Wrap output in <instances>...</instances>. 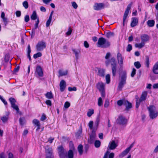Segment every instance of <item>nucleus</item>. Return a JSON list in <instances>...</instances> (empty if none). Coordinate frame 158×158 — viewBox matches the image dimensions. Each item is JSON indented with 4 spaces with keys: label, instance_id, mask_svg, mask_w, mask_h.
<instances>
[{
    "label": "nucleus",
    "instance_id": "1",
    "mask_svg": "<svg viewBox=\"0 0 158 158\" xmlns=\"http://www.w3.org/2000/svg\"><path fill=\"white\" fill-rule=\"evenodd\" d=\"M127 78V73L126 71H123L119 75L118 79L119 84L118 86V90H121L124 85L126 84Z\"/></svg>",
    "mask_w": 158,
    "mask_h": 158
},
{
    "label": "nucleus",
    "instance_id": "2",
    "mask_svg": "<svg viewBox=\"0 0 158 158\" xmlns=\"http://www.w3.org/2000/svg\"><path fill=\"white\" fill-rule=\"evenodd\" d=\"M110 45V43L103 37L99 38L97 43V46L102 48L109 47Z\"/></svg>",
    "mask_w": 158,
    "mask_h": 158
},
{
    "label": "nucleus",
    "instance_id": "3",
    "mask_svg": "<svg viewBox=\"0 0 158 158\" xmlns=\"http://www.w3.org/2000/svg\"><path fill=\"white\" fill-rule=\"evenodd\" d=\"M149 113L150 118L153 119L156 118L158 115V112L155 110L156 108L153 105L150 106L148 107Z\"/></svg>",
    "mask_w": 158,
    "mask_h": 158
},
{
    "label": "nucleus",
    "instance_id": "4",
    "mask_svg": "<svg viewBox=\"0 0 158 158\" xmlns=\"http://www.w3.org/2000/svg\"><path fill=\"white\" fill-rule=\"evenodd\" d=\"M45 158H54L53 151L51 148L48 146H46L45 147Z\"/></svg>",
    "mask_w": 158,
    "mask_h": 158
},
{
    "label": "nucleus",
    "instance_id": "5",
    "mask_svg": "<svg viewBox=\"0 0 158 158\" xmlns=\"http://www.w3.org/2000/svg\"><path fill=\"white\" fill-rule=\"evenodd\" d=\"M132 5V3L129 4L127 6L126 10H125L123 17V25L124 26L125 24V21L128 15L129 11L130 10Z\"/></svg>",
    "mask_w": 158,
    "mask_h": 158
},
{
    "label": "nucleus",
    "instance_id": "6",
    "mask_svg": "<svg viewBox=\"0 0 158 158\" xmlns=\"http://www.w3.org/2000/svg\"><path fill=\"white\" fill-rule=\"evenodd\" d=\"M58 153L60 158H65L66 152L61 146L58 147Z\"/></svg>",
    "mask_w": 158,
    "mask_h": 158
},
{
    "label": "nucleus",
    "instance_id": "7",
    "mask_svg": "<svg viewBox=\"0 0 158 158\" xmlns=\"http://www.w3.org/2000/svg\"><path fill=\"white\" fill-rule=\"evenodd\" d=\"M116 122L118 124L123 125L127 124V120L125 117L120 115L117 119Z\"/></svg>",
    "mask_w": 158,
    "mask_h": 158
},
{
    "label": "nucleus",
    "instance_id": "8",
    "mask_svg": "<svg viewBox=\"0 0 158 158\" xmlns=\"http://www.w3.org/2000/svg\"><path fill=\"white\" fill-rule=\"evenodd\" d=\"M36 47L37 51H41L46 48V44L44 42L39 41L36 45Z\"/></svg>",
    "mask_w": 158,
    "mask_h": 158
},
{
    "label": "nucleus",
    "instance_id": "9",
    "mask_svg": "<svg viewBox=\"0 0 158 158\" xmlns=\"http://www.w3.org/2000/svg\"><path fill=\"white\" fill-rule=\"evenodd\" d=\"M134 143H133L129 147L126 148L125 150L123 152L121 153L119 155V157L120 158H123L129 152L131 149L133 147Z\"/></svg>",
    "mask_w": 158,
    "mask_h": 158
},
{
    "label": "nucleus",
    "instance_id": "10",
    "mask_svg": "<svg viewBox=\"0 0 158 158\" xmlns=\"http://www.w3.org/2000/svg\"><path fill=\"white\" fill-rule=\"evenodd\" d=\"M105 7L104 4L101 3H96L94 4L93 6L94 9L96 10H99L104 9Z\"/></svg>",
    "mask_w": 158,
    "mask_h": 158
},
{
    "label": "nucleus",
    "instance_id": "11",
    "mask_svg": "<svg viewBox=\"0 0 158 158\" xmlns=\"http://www.w3.org/2000/svg\"><path fill=\"white\" fill-rule=\"evenodd\" d=\"M96 71H97V75L101 77H104L105 75V69H102L99 68H96Z\"/></svg>",
    "mask_w": 158,
    "mask_h": 158
},
{
    "label": "nucleus",
    "instance_id": "12",
    "mask_svg": "<svg viewBox=\"0 0 158 158\" xmlns=\"http://www.w3.org/2000/svg\"><path fill=\"white\" fill-rule=\"evenodd\" d=\"M96 137L95 132L93 130L91 134L89 135V143H93Z\"/></svg>",
    "mask_w": 158,
    "mask_h": 158
},
{
    "label": "nucleus",
    "instance_id": "13",
    "mask_svg": "<svg viewBox=\"0 0 158 158\" xmlns=\"http://www.w3.org/2000/svg\"><path fill=\"white\" fill-rule=\"evenodd\" d=\"M117 59L118 62L120 66H122L123 64V59L122 54L119 52L117 54Z\"/></svg>",
    "mask_w": 158,
    "mask_h": 158
},
{
    "label": "nucleus",
    "instance_id": "14",
    "mask_svg": "<svg viewBox=\"0 0 158 158\" xmlns=\"http://www.w3.org/2000/svg\"><path fill=\"white\" fill-rule=\"evenodd\" d=\"M36 73L40 77H42L43 75V72L42 69L40 66L37 67L36 70Z\"/></svg>",
    "mask_w": 158,
    "mask_h": 158
},
{
    "label": "nucleus",
    "instance_id": "15",
    "mask_svg": "<svg viewBox=\"0 0 158 158\" xmlns=\"http://www.w3.org/2000/svg\"><path fill=\"white\" fill-rule=\"evenodd\" d=\"M60 90L61 92L64 91L66 87L65 81L63 80H62L60 83Z\"/></svg>",
    "mask_w": 158,
    "mask_h": 158
},
{
    "label": "nucleus",
    "instance_id": "16",
    "mask_svg": "<svg viewBox=\"0 0 158 158\" xmlns=\"http://www.w3.org/2000/svg\"><path fill=\"white\" fill-rule=\"evenodd\" d=\"M96 87L99 91L105 90V84L102 82H98L96 85Z\"/></svg>",
    "mask_w": 158,
    "mask_h": 158
},
{
    "label": "nucleus",
    "instance_id": "17",
    "mask_svg": "<svg viewBox=\"0 0 158 158\" xmlns=\"http://www.w3.org/2000/svg\"><path fill=\"white\" fill-rule=\"evenodd\" d=\"M141 42L145 44L146 42L148 41L149 39V37L148 35L146 34L142 35L140 36Z\"/></svg>",
    "mask_w": 158,
    "mask_h": 158
},
{
    "label": "nucleus",
    "instance_id": "18",
    "mask_svg": "<svg viewBox=\"0 0 158 158\" xmlns=\"http://www.w3.org/2000/svg\"><path fill=\"white\" fill-rule=\"evenodd\" d=\"M117 146L118 145L115 143V141L114 140H112L111 142L109 143V148L111 150H114L115 149Z\"/></svg>",
    "mask_w": 158,
    "mask_h": 158
},
{
    "label": "nucleus",
    "instance_id": "19",
    "mask_svg": "<svg viewBox=\"0 0 158 158\" xmlns=\"http://www.w3.org/2000/svg\"><path fill=\"white\" fill-rule=\"evenodd\" d=\"M112 72L113 77H115L117 72V64H112L111 66Z\"/></svg>",
    "mask_w": 158,
    "mask_h": 158
},
{
    "label": "nucleus",
    "instance_id": "20",
    "mask_svg": "<svg viewBox=\"0 0 158 158\" xmlns=\"http://www.w3.org/2000/svg\"><path fill=\"white\" fill-rule=\"evenodd\" d=\"M132 21L131 23V27H134L137 25L138 23V19L136 17H133L131 18Z\"/></svg>",
    "mask_w": 158,
    "mask_h": 158
},
{
    "label": "nucleus",
    "instance_id": "21",
    "mask_svg": "<svg viewBox=\"0 0 158 158\" xmlns=\"http://www.w3.org/2000/svg\"><path fill=\"white\" fill-rule=\"evenodd\" d=\"M152 71L154 73L158 74V62L155 63L153 66Z\"/></svg>",
    "mask_w": 158,
    "mask_h": 158
},
{
    "label": "nucleus",
    "instance_id": "22",
    "mask_svg": "<svg viewBox=\"0 0 158 158\" xmlns=\"http://www.w3.org/2000/svg\"><path fill=\"white\" fill-rule=\"evenodd\" d=\"M74 154L73 151L72 150H69L67 154V152L66 153V158H73Z\"/></svg>",
    "mask_w": 158,
    "mask_h": 158
},
{
    "label": "nucleus",
    "instance_id": "23",
    "mask_svg": "<svg viewBox=\"0 0 158 158\" xmlns=\"http://www.w3.org/2000/svg\"><path fill=\"white\" fill-rule=\"evenodd\" d=\"M9 114V112H6V115L1 117V119L3 123H5L8 121Z\"/></svg>",
    "mask_w": 158,
    "mask_h": 158
},
{
    "label": "nucleus",
    "instance_id": "24",
    "mask_svg": "<svg viewBox=\"0 0 158 158\" xmlns=\"http://www.w3.org/2000/svg\"><path fill=\"white\" fill-rule=\"evenodd\" d=\"M147 95V91H144L143 92L140 98L139 99L141 101H143L145 100Z\"/></svg>",
    "mask_w": 158,
    "mask_h": 158
},
{
    "label": "nucleus",
    "instance_id": "25",
    "mask_svg": "<svg viewBox=\"0 0 158 158\" xmlns=\"http://www.w3.org/2000/svg\"><path fill=\"white\" fill-rule=\"evenodd\" d=\"M126 103H127V100H119L117 102V104L119 106H121L122 105H126Z\"/></svg>",
    "mask_w": 158,
    "mask_h": 158
},
{
    "label": "nucleus",
    "instance_id": "26",
    "mask_svg": "<svg viewBox=\"0 0 158 158\" xmlns=\"http://www.w3.org/2000/svg\"><path fill=\"white\" fill-rule=\"evenodd\" d=\"M105 36L108 39L114 35V33L110 31L105 32Z\"/></svg>",
    "mask_w": 158,
    "mask_h": 158
},
{
    "label": "nucleus",
    "instance_id": "27",
    "mask_svg": "<svg viewBox=\"0 0 158 158\" xmlns=\"http://www.w3.org/2000/svg\"><path fill=\"white\" fill-rule=\"evenodd\" d=\"M147 23L149 27H153L155 24V21L153 20H148Z\"/></svg>",
    "mask_w": 158,
    "mask_h": 158
},
{
    "label": "nucleus",
    "instance_id": "28",
    "mask_svg": "<svg viewBox=\"0 0 158 158\" xmlns=\"http://www.w3.org/2000/svg\"><path fill=\"white\" fill-rule=\"evenodd\" d=\"M59 73L60 76H63L67 75L68 73V71H63L62 70H60L59 71Z\"/></svg>",
    "mask_w": 158,
    "mask_h": 158
},
{
    "label": "nucleus",
    "instance_id": "29",
    "mask_svg": "<svg viewBox=\"0 0 158 158\" xmlns=\"http://www.w3.org/2000/svg\"><path fill=\"white\" fill-rule=\"evenodd\" d=\"M145 65L147 68H149V58L148 56L145 57Z\"/></svg>",
    "mask_w": 158,
    "mask_h": 158
},
{
    "label": "nucleus",
    "instance_id": "30",
    "mask_svg": "<svg viewBox=\"0 0 158 158\" xmlns=\"http://www.w3.org/2000/svg\"><path fill=\"white\" fill-rule=\"evenodd\" d=\"M83 146L82 145L80 144L78 147V150L80 155H81L83 153Z\"/></svg>",
    "mask_w": 158,
    "mask_h": 158
},
{
    "label": "nucleus",
    "instance_id": "31",
    "mask_svg": "<svg viewBox=\"0 0 158 158\" xmlns=\"http://www.w3.org/2000/svg\"><path fill=\"white\" fill-rule=\"evenodd\" d=\"M37 16L36 11H33L31 16V19L32 20H35L37 18Z\"/></svg>",
    "mask_w": 158,
    "mask_h": 158
},
{
    "label": "nucleus",
    "instance_id": "32",
    "mask_svg": "<svg viewBox=\"0 0 158 158\" xmlns=\"http://www.w3.org/2000/svg\"><path fill=\"white\" fill-rule=\"evenodd\" d=\"M145 44L141 42L139 44H135V47L136 48H141L144 46Z\"/></svg>",
    "mask_w": 158,
    "mask_h": 158
},
{
    "label": "nucleus",
    "instance_id": "33",
    "mask_svg": "<svg viewBox=\"0 0 158 158\" xmlns=\"http://www.w3.org/2000/svg\"><path fill=\"white\" fill-rule=\"evenodd\" d=\"M127 103H126V105H125L126 106L125 110H128L129 109L132 108V106L131 103L129 102L128 101H127Z\"/></svg>",
    "mask_w": 158,
    "mask_h": 158
},
{
    "label": "nucleus",
    "instance_id": "34",
    "mask_svg": "<svg viewBox=\"0 0 158 158\" xmlns=\"http://www.w3.org/2000/svg\"><path fill=\"white\" fill-rule=\"evenodd\" d=\"M73 51L75 54L76 59H78V55L80 53V51L79 50L77 51L75 49H73Z\"/></svg>",
    "mask_w": 158,
    "mask_h": 158
},
{
    "label": "nucleus",
    "instance_id": "35",
    "mask_svg": "<svg viewBox=\"0 0 158 158\" xmlns=\"http://www.w3.org/2000/svg\"><path fill=\"white\" fill-rule=\"evenodd\" d=\"M28 51H27V57L29 58L30 60H31V57L30 56V54L31 52V49L30 46L29 44L28 45L27 47Z\"/></svg>",
    "mask_w": 158,
    "mask_h": 158
},
{
    "label": "nucleus",
    "instance_id": "36",
    "mask_svg": "<svg viewBox=\"0 0 158 158\" xmlns=\"http://www.w3.org/2000/svg\"><path fill=\"white\" fill-rule=\"evenodd\" d=\"M9 101L11 103V106H13L15 104V103L16 102L15 99L13 98H9Z\"/></svg>",
    "mask_w": 158,
    "mask_h": 158
},
{
    "label": "nucleus",
    "instance_id": "37",
    "mask_svg": "<svg viewBox=\"0 0 158 158\" xmlns=\"http://www.w3.org/2000/svg\"><path fill=\"white\" fill-rule=\"evenodd\" d=\"M82 133V128L81 127V126L77 132L76 133V135L77 137H78L79 136H80V135Z\"/></svg>",
    "mask_w": 158,
    "mask_h": 158
},
{
    "label": "nucleus",
    "instance_id": "38",
    "mask_svg": "<svg viewBox=\"0 0 158 158\" xmlns=\"http://www.w3.org/2000/svg\"><path fill=\"white\" fill-rule=\"evenodd\" d=\"M94 113V110L93 109H89L87 113V115L90 117Z\"/></svg>",
    "mask_w": 158,
    "mask_h": 158
},
{
    "label": "nucleus",
    "instance_id": "39",
    "mask_svg": "<svg viewBox=\"0 0 158 158\" xmlns=\"http://www.w3.org/2000/svg\"><path fill=\"white\" fill-rule=\"evenodd\" d=\"M32 123L36 126H39V125H40L39 121L36 119H34L32 121Z\"/></svg>",
    "mask_w": 158,
    "mask_h": 158
},
{
    "label": "nucleus",
    "instance_id": "40",
    "mask_svg": "<svg viewBox=\"0 0 158 158\" xmlns=\"http://www.w3.org/2000/svg\"><path fill=\"white\" fill-rule=\"evenodd\" d=\"M134 65L135 67L137 69H139L141 66L140 62L139 61L135 62L134 63Z\"/></svg>",
    "mask_w": 158,
    "mask_h": 158
},
{
    "label": "nucleus",
    "instance_id": "41",
    "mask_svg": "<svg viewBox=\"0 0 158 158\" xmlns=\"http://www.w3.org/2000/svg\"><path fill=\"white\" fill-rule=\"evenodd\" d=\"M106 83L109 84L110 82V77L109 74H107L106 76Z\"/></svg>",
    "mask_w": 158,
    "mask_h": 158
},
{
    "label": "nucleus",
    "instance_id": "42",
    "mask_svg": "<svg viewBox=\"0 0 158 158\" xmlns=\"http://www.w3.org/2000/svg\"><path fill=\"white\" fill-rule=\"evenodd\" d=\"M101 145V142L99 140H96L94 143V145L95 147L99 148Z\"/></svg>",
    "mask_w": 158,
    "mask_h": 158
},
{
    "label": "nucleus",
    "instance_id": "43",
    "mask_svg": "<svg viewBox=\"0 0 158 158\" xmlns=\"http://www.w3.org/2000/svg\"><path fill=\"white\" fill-rule=\"evenodd\" d=\"M45 95L46 97L48 98L51 99L52 98V94L51 92H48Z\"/></svg>",
    "mask_w": 158,
    "mask_h": 158
},
{
    "label": "nucleus",
    "instance_id": "44",
    "mask_svg": "<svg viewBox=\"0 0 158 158\" xmlns=\"http://www.w3.org/2000/svg\"><path fill=\"white\" fill-rule=\"evenodd\" d=\"M11 106L12 108H13L14 109L16 110L17 111V113H19V109L18 106L16 105L15 104L13 106Z\"/></svg>",
    "mask_w": 158,
    "mask_h": 158
},
{
    "label": "nucleus",
    "instance_id": "45",
    "mask_svg": "<svg viewBox=\"0 0 158 158\" xmlns=\"http://www.w3.org/2000/svg\"><path fill=\"white\" fill-rule=\"evenodd\" d=\"M109 101L108 99H106L104 104V107L105 108H107L109 105Z\"/></svg>",
    "mask_w": 158,
    "mask_h": 158
},
{
    "label": "nucleus",
    "instance_id": "46",
    "mask_svg": "<svg viewBox=\"0 0 158 158\" xmlns=\"http://www.w3.org/2000/svg\"><path fill=\"white\" fill-rule=\"evenodd\" d=\"M42 56V54L41 52H39L36 54H35L33 55V57L35 59H36L38 57L41 56Z\"/></svg>",
    "mask_w": 158,
    "mask_h": 158
},
{
    "label": "nucleus",
    "instance_id": "47",
    "mask_svg": "<svg viewBox=\"0 0 158 158\" xmlns=\"http://www.w3.org/2000/svg\"><path fill=\"white\" fill-rule=\"evenodd\" d=\"M23 5L26 9H27L28 7V4L27 1L23 2Z\"/></svg>",
    "mask_w": 158,
    "mask_h": 158
},
{
    "label": "nucleus",
    "instance_id": "48",
    "mask_svg": "<svg viewBox=\"0 0 158 158\" xmlns=\"http://www.w3.org/2000/svg\"><path fill=\"white\" fill-rule=\"evenodd\" d=\"M102 103L103 102L102 98L100 97L98 99V105L99 106H100L102 105Z\"/></svg>",
    "mask_w": 158,
    "mask_h": 158
},
{
    "label": "nucleus",
    "instance_id": "49",
    "mask_svg": "<svg viewBox=\"0 0 158 158\" xmlns=\"http://www.w3.org/2000/svg\"><path fill=\"white\" fill-rule=\"evenodd\" d=\"M2 19L3 20V21L4 23L5 26V27L6 26L8 23L7 19L5 17Z\"/></svg>",
    "mask_w": 158,
    "mask_h": 158
},
{
    "label": "nucleus",
    "instance_id": "50",
    "mask_svg": "<svg viewBox=\"0 0 158 158\" xmlns=\"http://www.w3.org/2000/svg\"><path fill=\"white\" fill-rule=\"evenodd\" d=\"M132 49V46L131 45L129 44L127 47L126 50L127 52H130Z\"/></svg>",
    "mask_w": 158,
    "mask_h": 158
},
{
    "label": "nucleus",
    "instance_id": "51",
    "mask_svg": "<svg viewBox=\"0 0 158 158\" xmlns=\"http://www.w3.org/2000/svg\"><path fill=\"white\" fill-rule=\"evenodd\" d=\"M136 69L135 68H133L131 74V76L132 77H133L135 75L136 73Z\"/></svg>",
    "mask_w": 158,
    "mask_h": 158
},
{
    "label": "nucleus",
    "instance_id": "52",
    "mask_svg": "<svg viewBox=\"0 0 158 158\" xmlns=\"http://www.w3.org/2000/svg\"><path fill=\"white\" fill-rule=\"evenodd\" d=\"M52 19L49 18L48 19L46 23V26L47 27H48L51 23L52 21Z\"/></svg>",
    "mask_w": 158,
    "mask_h": 158
},
{
    "label": "nucleus",
    "instance_id": "53",
    "mask_svg": "<svg viewBox=\"0 0 158 158\" xmlns=\"http://www.w3.org/2000/svg\"><path fill=\"white\" fill-rule=\"evenodd\" d=\"M142 101H140V100H139V99L137 100L136 101V108H138V107H139V106L140 105V103Z\"/></svg>",
    "mask_w": 158,
    "mask_h": 158
},
{
    "label": "nucleus",
    "instance_id": "54",
    "mask_svg": "<svg viewBox=\"0 0 158 158\" xmlns=\"http://www.w3.org/2000/svg\"><path fill=\"white\" fill-rule=\"evenodd\" d=\"M70 103L68 102H66L64 104V107L65 108H68L70 106Z\"/></svg>",
    "mask_w": 158,
    "mask_h": 158
},
{
    "label": "nucleus",
    "instance_id": "55",
    "mask_svg": "<svg viewBox=\"0 0 158 158\" xmlns=\"http://www.w3.org/2000/svg\"><path fill=\"white\" fill-rule=\"evenodd\" d=\"M93 124V121H90L89 123V127L90 129H92Z\"/></svg>",
    "mask_w": 158,
    "mask_h": 158
},
{
    "label": "nucleus",
    "instance_id": "56",
    "mask_svg": "<svg viewBox=\"0 0 158 158\" xmlns=\"http://www.w3.org/2000/svg\"><path fill=\"white\" fill-rule=\"evenodd\" d=\"M116 64L115 62V60L114 58H112L111 59V66H112V64Z\"/></svg>",
    "mask_w": 158,
    "mask_h": 158
},
{
    "label": "nucleus",
    "instance_id": "57",
    "mask_svg": "<svg viewBox=\"0 0 158 158\" xmlns=\"http://www.w3.org/2000/svg\"><path fill=\"white\" fill-rule=\"evenodd\" d=\"M111 56V53L110 52L107 53L105 56V58L106 60L109 59Z\"/></svg>",
    "mask_w": 158,
    "mask_h": 158
},
{
    "label": "nucleus",
    "instance_id": "58",
    "mask_svg": "<svg viewBox=\"0 0 158 158\" xmlns=\"http://www.w3.org/2000/svg\"><path fill=\"white\" fill-rule=\"evenodd\" d=\"M46 118V117L45 115L44 114H43L40 118V120L42 121H43L45 120Z\"/></svg>",
    "mask_w": 158,
    "mask_h": 158
},
{
    "label": "nucleus",
    "instance_id": "59",
    "mask_svg": "<svg viewBox=\"0 0 158 158\" xmlns=\"http://www.w3.org/2000/svg\"><path fill=\"white\" fill-rule=\"evenodd\" d=\"M29 17L28 15H26L24 17V20L25 22H27L29 20Z\"/></svg>",
    "mask_w": 158,
    "mask_h": 158
},
{
    "label": "nucleus",
    "instance_id": "60",
    "mask_svg": "<svg viewBox=\"0 0 158 158\" xmlns=\"http://www.w3.org/2000/svg\"><path fill=\"white\" fill-rule=\"evenodd\" d=\"M72 6L75 9H77L78 6L77 3L74 2H72Z\"/></svg>",
    "mask_w": 158,
    "mask_h": 158
},
{
    "label": "nucleus",
    "instance_id": "61",
    "mask_svg": "<svg viewBox=\"0 0 158 158\" xmlns=\"http://www.w3.org/2000/svg\"><path fill=\"white\" fill-rule=\"evenodd\" d=\"M72 29L70 28V27H69V31L66 33V34L69 35H70L72 33Z\"/></svg>",
    "mask_w": 158,
    "mask_h": 158
},
{
    "label": "nucleus",
    "instance_id": "62",
    "mask_svg": "<svg viewBox=\"0 0 158 158\" xmlns=\"http://www.w3.org/2000/svg\"><path fill=\"white\" fill-rule=\"evenodd\" d=\"M68 90L69 91H76L77 90V89L76 87H73V88H72L71 87H69L68 88Z\"/></svg>",
    "mask_w": 158,
    "mask_h": 158
},
{
    "label": "nucleus",
    "instance_id": "63",
    "mask_svg": "<svg viewBox=\"0 0 158 158\" xmlns=\"http://www.w3.org/2000/svg\"><path fill=\"white\" fill-rule=\"evenodd\" d=\"M84 44L85 48H87L89 47V44L87 41H85L84 42Z\"/></svg>",
    "mask_w": 158,
    "mask_h": 158
},
{
    "label": "nucleus",
    "instance_id": "64",
    "mask_svg": "<svg viewBox=\"0 0 158 158\" xmlns=\"http://www.w3.org/2000/svg\"><path fill=\"white\" fill-rule=\"evenodd\" d=\"M8 158H14L13 154L11 152H9L8 154Z\"/></svg>",
    "mask_w": 158,
    "mask_h": 158
}]
</instances>
